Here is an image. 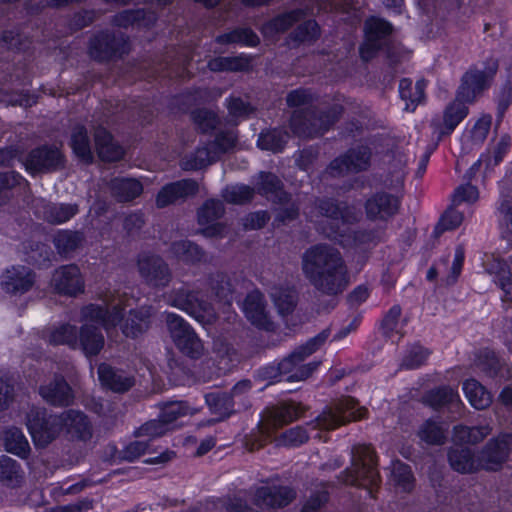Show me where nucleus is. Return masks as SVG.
Wrapping results in <instances>:
<instances>
[{
	"label": "nucleus",
	"mask_w": 512,
	"mask_h": 512,
	"mask_svg": "<svg viewBox=\"0 0 512 512\" xmlns=\"http://www.w3.org/2000/svg\"><path fill=\"white\" fill-rule=\"evenodd\" d=\"M195 410L185 402H170L161 408L159 418L149 421L139 428L142 437H159L173 429L175 423L182 417L192 415Z\"/></svg>",
	"instance_id": "nucleus-12"
},
{
	"label": "nucleus",
	"mask_w": 512,
	"mask_h": 512,
	"mask_svg": "<svg viewBox=\"0 0 512 512\" xmlns=\"http://www.w3.org/2000/svg\"><path fill=\"white\" fill-rule=\"evenodd\" d=\"M319 156V151L314 147H306L303 148L299 156L296 158V165L301 171H309L317 161Z\"/></svg>",
	"instance_id": "nucleus-60"
},
{
	"label": "nucleus",
	"mask_w": 512,
	"mask_h": 512,
	"mask_svg": "<svg viewBox=\"0 0 512 512\" xmlns=\"http://www.w3.org/2000/svg\"><path fill=\"white\" fill-rule=\"evenodd\" d=\"M330 335L329 329H323L317 335L309 338L304 344L298 346L293 351V357H298V361H304L307 357L318 351L327 341Z\"/></svg>",
	"instance_id": "nucleus-44"
},
{
	"label": "nucleus",
	"mask_w": 512,
	"mask_h": 512,
	"mask_svg": "<svg viewBox=\"0 0 512 512\" xmlns=\"http://www.w3.org/2000/svg\"><path fill=\"white\" fill-rule=\"evenodd\" d=\"M432 353V349L425 347L420 341L412 343L407 347L401 358L400 370L413 371L420 369L426 365Z\"/></svg>",
	"instance_id": "nucleus-28"
},
{
	"label": "nucleus",
	"mask_w": 512,
	"mask_h": 512,
	"mask_svg": "<svg viewBox=\"0 0 512 512\" xmlns=\"http://www.w3.org/2000/svg\"><path fill=\"white\" fill-rule=\"evenodd\" d=\"M197 190L196 182L184 180L165 186L157 195L156 203L159 207H164L178 198L192 195Z\"/></svg>",
	"instance_id": "nucleus-29"
},
{
	"label": "nucleus",
	"mask_w": 512,
	"mask_h": 512,
	"mask_svg": "<svg viewBox=\"0 0 512 512\" xmlns=\"http://www.w3.org/2000/svg\"><path fill=\"white\" fill-rule=\"evenodd\" d=\"M253 197V190L245 185L228 187L224 192V199L233 204H242Z\"/></svg>",
	"instance_id": "nucleus-57"
},
{
	"label": "nucleus",
	"mask_w": 512,
	"mask_h": 512,
	"mask_svg": "<svg viewBox=\"0 0 512 512\" xmlns=\"http://www.w3.org/2000/svg\"><path fill=\"white\" fill-rule=\"evenodd\" d=\"M393 481L404 493H412L416 486V479L413 471L407 463L398 461L392 471Z\"/></svg>",
	"instance_id": "nucleus-42"
},
{
	"label": "nucleus",
	"mask_w": 512,
	"mask_h": 512,
	"mask_svg": "<svg viewBox=\"0 0 512 512\" xmlns=\"http://www.w3.org/2000/svg\"><path fill=\"white\" fill-rule=\"evenodd\" d=\"M371 158L372 151L367 145L348 148L327 164L324 174L335 179L367 171L371 166Z\"/></svg>",
	"instance_id": "nucleus-8"
},
{
	"label": "nucleus",
	"mask_w": 512,
	"mask_h": 512,
	"mask_svg": "<svg viewBox=\"0 0 512 512\" xmlns=\"http://www.w3.org/2000/svg\"><path fill=\"white\" fill-rule=\"evenodd\" d=\"M465 262V250L461 245L456 246L454 251V259L448 275L449 283H456L460 277Z\"/></svg>",
	"instance_id": "nucleus-61"
},
{
	"label": "nucleus",
	"mask_w": 512,
	"mask_h": 512,
	"mask_svg": "<svg viewBox=\"0 0 512 512\" xmlns=\"http://www.w3.org/2000/svg\"><path fill=\"white\" fill-rule=\"evenodd\" d=\"M42 397L54 405H67L72 399L69 386L63 380H57L41 388Z\"/></svg>",
	"instance_id": "nucleus-38"
},
{
	"label": "nucleus",
	"mask_w": 512,
	"mask_h": 512,
	"mask_svg": "<svg viewBox=\"0 0 512 512\" xmlns=\"http://www.w3.org/2000/svg\"><path fill=\"white\" fill-rule=\"evenodd\" d=\"M368 473L369 468L361 459L359 462H353V467L343 470L339 475V480L346 485L360 486L362 478H365Z\"/></svg>",
	"instance_id": "nucleus-50"
},
{
	"label": "nucleus",
	"mask_w": 512,
	"mask_h": 512,
	"mask_svg": "<svg viewBox=\"0 0 512 512\" xmlns=\"http://www.w3.org/2000/svg\"><path fill=\"white\" fill-rule=\"evenodd\" d=\"M71 146L74 153L84 162L92 160V152L89 146L86 131L82 127L74 130L71 138Z\"/></svg>",
	"instance_id": "nucleus-49"
},
{
	"label": "nucleus",
	"mask_w": 512,
	"mask_h": 512,
	"mask_svg": "<svg viewBox=\"0 0 512 512\" xmlns=\"http://www.w3.org/2000/svg\"><path fill=\"white\" fill-rule=\"evenodd\" d=\"M301 265L305 278L325 295H338L348 284V270L340 251L327 243L307 248Z\"/></svg>",
	"instance_id": "nucleus-3"
},
{
	"label": "nucleus",
	"mask_w": 512,
	"mask_h": 512,
	"mask_svg": "<svg viewBox=\"0 0 512 512\" xmlns=\"http://www.w3.org/2000/svg\"><path fill=\"white\" fill-rule=\"evenodd\" d=\"M166 320L176 346L191 357L199 355L202 351V343L190 326L176 314H168Z\"/></svg>",
	"instance_id": "nucleus-14"
},
{
	"label": "nucleus",
	"mask_w": 512,
	"mask_h": 512,
	"mask_svg": "<svg viewBox=\"0 0 512 512\" xmlns=\"http://www.w3.org/2000/svg\"><path fill=\"white\" fill-rule=\"evenodd\" d=\"M206 403L215 420H222L233 411L234 403L227 393H209L206 395Z\"/></svg>",
	"instance_id": "nucleus-39"
},
{
	"label": "nucleus",
	"mask_w": 512,
	"mask_h": 512,
	"mask_svg": "<svg viewBox=\"0 0 512 512\" xmlns=\"http://www.w3.org/2000/svg\"><path fill=\"white\" fill-rule=\"evenodd\" d=\"M52 285L63 294L75 295L83 289V280L78 267L70 265L56 270Z\"/></svg>",
	"instance_id": "nucleus-19"
},
{
	"label": "nucleus",
	"mask_w": 512,
	"mask_h": 512,
	"mask_svg": "<svg viewBox=\"0 0 512 512\" xmlns=\"http://www.w3.org/2000/svg\"><path fill=\"white\" fill-rule=\"evenodd\" d=\"M329 499L330 493L327 490L313 491L304 502L300 512H319L329 502Z\"/></svg>",
	"instance_id": "nucleus-55"
},
{
	"label": "nucleus",
	"mask_w": 512,
	"mask_h": 512,
	"mask_svg": "<svg viewBox=\"0 0 512 512\" xmlns=\"http://www.w3.org/2000/svg\"><path fill=\"white\" fill-rule=\"evenodd\" d=\"M447 462L450 468L459 474H474L481 470L478 452L468 446L449 447L447 450Z\"/></svg>",
	"instance_id": "nucleus-17"
},
{
	"label": "nucleus",
	"mask_w": 512,
	"mask_h": 512,
	"mask_svg": "<svg viewBox=\"0 0 512 512\" xmlns=\"http://www.w3.org/2000/svg\"><path fill=\"white\" fill-rule=\"evenodd\" d=\"M223 212L222 204L219 201H208L199 211V223L206 227L202 232L204 235L212 237L221 233L222 227L219 223H214V219L218 218Z\"/></svg>",
	"instance_id": "nucleus-31"
},
{
	"label": "nucleus",
	"mask_w": 512,
	"mask_h": 512,
	"mask_svg": "<svg viewBox=\"0 0 512 512\" xmlns=\"http://www.w3.org/2000/svg\"><path fill=\"white\" fill-rule=\"evenodd\" d=\"M279 367L280 377L282 381L298 382L307 379L316 369V363L300 365L302 361H298V357H293V351L283 359L276 361Z\"/></svg>",
	"instance_id": "nucleus-20"
},
{
	"label": "nucleus",
	"mask_w": 512,
	"mask_h": 512,
	"mask_svg": "<svg viewBox=\"0 0 512 512\" xmlns=\"http://www.w3.org/2000/svg\"><path fill=\"white\" fill-rule=\"evenodd\" d=\"M27 427L38 446L47 445L63 430L83 439L90 435L86 418L75 411H68L61 417L51 416L47 420L42 413L36 412L35 415L29 416Z\"/></svg>",
	"instance_id": "nucleus-4"
},
{
	"label": "nucleus",
	"mask_w": 512,
	"mask_h": 512,
	"mask_svg": "<svg viewBox=\"0 0 512 512\" xmlns=\"http://www.w3.org/2000/svg\"><path fill=\"white\" fill-rule=\"evenodd\" d=\"M33 283L30 272L24 267H13L2 276L1 284L7 292L22 293Z\"/></svg>",
	"instance_id": "nucleus-30"
},
{
	"label": "nucleus",
	"mask_w": 512,
	"mask_h": 512,
	"mask_svg": "<svg viewBox=\"0 0 512 512\" xmlns=\"http://www.w3.org/2000/svg\"><path fill=\"white\" fill-rule=\"evenodd\" d=\"M283 185L282 181L269 172H258V194H271Z\"/></svg>",
	"instance_id": "nucleus-58"
},
{
	"label": "nucleus",
	"mask_w": 512,
	"mask_h": 512,
	"mask_svg": "<svg viewBox=\"0 0 512 512\" xmlns=\"http://www.w3.org/2000/svg\"><path fill=\"white\" fill-rule=\"evenodd\" d=\"M496 215L499 227L503 232L512 236V196L501 195L496 202Z\"/></svg>",
	"instance_id": "nucleus-45"
},
{
	"label": "nucleus",
	"mask_w": 512,
	"mask_h": 512,
	"mask_svg": "<svg viewBox=\"0 0 512 512\" xmlns=\"http://www.w3.org/2000/svg\"><path fill=\"white\" fill-rule=\"evenodd\" d=\"M462 430L466 432L467 441L471 444H478L482 442L491 433L489 425L478 426H461Z\"/></svg>",
	"instance_id": "nucleus-63"
},
{
	"label": "nucleus",
	"mask_w": 512,
	"mask_h": 512,
	"mask_svg": "<svg viewBox=\"0 0 512 512\" xmlns=\"http://www.w3.org/2000/svg\"><path fill=\"white\" fill-rule=\"evenodd\" d=\"M306 16V12L302 8H294L282 13H279L267 21L262 32L269 31L274 34H282L287 32L296 23L300 22Z\"/></svg>",
	"instance_id": "nucleus-26"
},
{
	"label": "nucleus",
	"mask_w": 512,
	"mask_h": 512,
	"mask_svg": "<svg viewBox=\"0 0 512 512\" xmlns=\"http://www.w3.org/2000/svg\"><path fill=\"white\" fill-rule=\"evenodd\" d=\"M426 81L417 80L415 84L411 78L404 77L399 81V96L405 101V110L414 112L419 104L425 100Z\"/></svg>",
	"instance_id": "nucleus-22"
},
{
	"label": "nucleus",
	"mask_w": 512,
	"mask_h": 512,
	"mask_svg": "<svg viewBox=\"0 0 512 512\" xmlns=\"http://www.w3.org/2000/svg\"><path fill=\"white\" fill-rule=\"evenodd\" d=\"M95 146L103 161H117L123 156V149L117 145L111 135L103 128L95 132Z\"/></svg>",
	"instance_id": "nucleus-32"
},
{
	"label": "nucleus",
	"mask_w": 512,
	"mask_h": 512,
	"mask_svg": "<svg viewBox=\"0 0 512 512\" xmlns=\"http://www.w3.org/2000/svg\"><path fill=\"white\" fill-rule=\"evenodd\" d=\"M321 26L315 19H308L298 24L289 34L288 38L291 42L300 44H313L321 37Z\"/></svg>",
	"instance_id": "nucleus-34"
},
{
	"label": "nucleus",
	"mask_w": 512,
	"mask_h": 512,
	"mask_svg": "<svg viewBox=\"0 0 512 512\" xmlns=\"http://www.w3.org/2000/svg\"><path fill=\"white\" fill-rule=\"evenodd\" d=\"M98 377L101 384L115 392L128 390L133 381L122 372L114 371L111 367L102 364L98 368Z\"/></svg>",
	"instance_id": "nucleus-36"
},
{
	"label": "nucleus",
	"mask_w": 512,
	"mask_h": 512,
	"mask_svg": "<svg viewBox=\"0 0 512 512\" xmlns=\"http://www.w3.org/2000/svg\"><path fill=\"white\" fill-rule=\"evenodd\" d=\"M271 300L273 305L288 328L294 327L297 324H289L288 317L294 313L298 302L299 293L294 285L279 284L273 287L271 291Z\"/></svg>",
	"instance_id": "nucleus-16"
},
{
	"label": "nucleus",
	"mask_w": 512,
	"mask_h": 512,
	"mask_svg": "<svg viewBox=\"0 0 512 512\" xmlns=\"http://www.w3.org/2000/svg\"><path fill=\"white\" fill-rule=\"evenodd\" d=\"M289 139V134L282 128H271L258 133V149L281 153Z\"/></svg>",
	"instance_id": "nucleus-33"
},
{
	"label": "nucleus",
	"mask_w": 512,
	"mask_h": 512,
	"mask_svg": "<svg viewBox=\"0 0 512 512\" xmlns=\"http://www.w3.org/2000/svg\"><path fill=\"white\" fill-rule=\"evenodd\" d=\"M305 410L301 403L288 401L280 404L276 411L275 417L282 424H289L302 417Z\"/></svg>",
	"instance_id": "nucleus-47"
},
{
	"label": "nucleus",
	"mask_w": 512,
	"mask_h": 512,
	"mask_svg": "<svg viewBox=\"0 0 512 512\" xmlns=\"http://www.w3.org/2000/svg\"><path fill=\"white\" fill-rule=\"evenodd\" d=\"M509 149L510 138L508 136H502L494 146L491 155L486 156L485 154H481L474 166L478 165L481 161H486V158H488L487 166H498L504 160Z\"/></svg>",
	"instance_id": "nucleus-53"
},
{
	"label": "nucleus",
	"mask_w": 512,
	"mask_h": 512,
	"mask_svg": "<svg viewBox=\"0 0 512 512\" xmlns=\"http://www.w3.org/2000/svg\"><path fill=\"white\" fill-rule=\"evenodd\" d=\"M297 497L296 490L287 485H278L271 488L258 487V501L265 499L272 508H285Z\"/></svg>",
	"instance_id": "nucleus-25"
},
{
	"label": "nucleus",
	"mask_w": 512,
	"mask_h": 512,
	"mask_svg": "<svg viewBox=\"0 0 512 512\" xmlns=\"http://www.w3.org/2000/svg\"><path fill=\"white\" fill-rule=\"evenodd\" d=\"M462 391L469 404L476 410H485L493 402L492 393L475 378L466 379L462 384Z\"/></svg>",
	"instance_id": "nucleus-23"
},
{
	"label": "nucleus",
	"mask_w": 512,
	"mask_h": 512,
	"mask_svg": "<svg viewBox=\"0 0 512 512\" xmlns=\"http://www.w3.org/2000/svg\"><path fill=\"white\" fill-rule=\"evenodd\" d=\"M61 153L58 149H39L33 151L25 162L26 169L31 173H39L57 167L61 163Z\"/></svg>",
	"instance_id": "nucleus-24"
},
{
	"label": "nucleus",
	"mask_w": 512,
	"mask_h": 512,
	"mask_svg": "<svg viewBox=\"0 0 512 512\" xmlns=\"http://www.w3.org/2000/svg\"><path fill=\"white\" fill-rule=\"evenodd\" d=\"M77 212V208L74 205H56L53 206L46 218L53 223H62L69 220Z\"/></svg>",
	"instance_id": "nucleus-59"
},
{
	"label": "nucleus",
	"mask_w": 512,
	"mask_h": 512,
	"mask_svg": "<svg viewBox=\"0 0 512 512\" xmlns=\"http://www.w3.org/2000/svg\"><path fill=\"white\" fill-rule=\"evenodd\" d=\"M139 269L143 277L154 285H163L168 280L166 265L158 258H147L139 261Z\"/></svg>",
	"instance_id": "nucleus-35"
},
{
	"label": "nucleus",
	"mask_w": 512,
	"mask_h": 512,
	"mask_svg": "<svg viewBox=\"0 0 512 512\" xmlns=\"http://www.w3.org/2000/svg\"><path fill=\"white\" fill-rule=\"evenodd\" d=\"M402 315V308L399 304L392 305L381 319L379 330L385 338H391L396 331Z\"/></svg>",
	"instance_id": "nucleus-51"
},
{
	"label": "nucleus",
	"mask_w": 512,
	"mask_h": 512,
	"mask_svg": "<svg viewBox=\"0 0 512 512\" xmlns=\"http://www.w3.org/2000/svg\"><path fill=\"white\" fill-rule=\"evenodd\" d=\"M470 102L464 101L463 98L455 93V98L450 101L444 108L442 118H433L431 127L433 133L437 134L440 141L444 137L450 136L457 126L467 117L469 113Z\"/></svg>",
	"instance_id": "nucleus-13"
},
{
	"label": "nucleus",
	"mask_w": 512,
	"mask_h": 512,
	"mask_svg": "<svg viewBox=\"0 0 512 512\" xmlns=\"http://www.w3.org/2000/svg\"><path fill=\"white\" fill-rule=\"evenodd\" d=\"M403 196L384 189L372 192L364 202V211L369 221L388 222L399 214Z\"/></svg>",
	"instance_id": "nucleus-11"
},
{
	"label": "nucleus",
	"mask_w": 512,
	"mask_h": 512,
	"mask_svg": "<svg viewBox=\"0 0 512 512\" xmlns=\"http://www.w3.org/2000/svg\"><path fill=\"white\" fill-rule=\"evenodd\" d=\"M498 71L499 60L494 56H487L471 64L462 74L456 94L473 104L492 87Z\"/></svg>",
	"instance_id": "nucleus-5"
},
{
	"label": "nucleus",
	"mask_w": 512,
	"mask_h": 512,
	"mask_svg": "<svg viewBox=\"0 0 512 512\" xmlns=\"http://www.w3.org/2000/svg\"><path fill=\"white\" fill-rule=\"evenodd\" d=\"M310 439L307 429L302 425L291 427L280 433L275 439L276 446L285 448H298Z\"/></svg>",
	"instance_id": "nucleus-40"
},
{
	"label": "nucleus",
	"mask_w": 512,
	"mask_h": 512,
	"mask_svg": "<svg viewBox=\"0 0 512 512\" xmlns=\"http://www.w3.org/2000/svg\"><path fill=\"white\" fill-rule=\"evenodd\" d=\"M275 217L274 221L285 224L289 221H294L299 216V208L295 203L290 202L287 205H281L274 209Z\"/></svg>",
	"instance_id": "nucleus-62"
},
{
	"label": "nucleus",
	"mask_w": 512,
	"mask_h": 512,
	"mask_svg": "<svg viewBox=\"0 0 512 512\" xmlns=\"http://www.w3.org/2000/svg\"><path fill=\"white\" fill-rule=\"evenodd\" d=\"M393 24L380 16H369L363 26L364 38L359 46V56L362 61L374 59L383 48V41L393 33Z\"/></svg>",
	"instance_id": "nucleus-9"
},
{
	"label": "nucleus",
	"mask_w": 512,
	"mask_h": 512,
	"mask_svg": "<svg viewBox=\"0 0 512 512\" xmlns=\"http://www.w3.org/2000/svg\"><path fill=\"white\" fill-rule=\"evenodd\" d=\"M234 145V138L231 135L222 136L207 148H201L196 152V158L189 165L191 169H198L213 162L220 153L227 151Z\"/></svg>",
	"instance_id": "nucleus-27"
},
{
	"label": "nucleus",
	"mask_w": 512,
	"mask_h": 512,
	"mask_svg": "<svg viewBox=\"0 0 512 512\" xmlns=\"http://www.w3.org/2000/svg\"><path fill=\"white\" fill-rule=\"evenodd\" d=\"M512 452V433L502 432L491 437L478 451L481 470L499 472L507 463Z\"/></svg>",
	"instance_id": "nucleus-10"
},
{
	"label": "nucleus",
	"mask_w": 512,
	"mask_h": 512,
	"mask_svg": "<svg viewBox=\"0 0 512 512\" xmlns=\"http://www.w3.org/2000/svg\"><path fill=\"white\" fill-rule=\"evenodd\" d=\"M368 410L351 396L341 398L334 407H326L315 419L307 422L311 429L335 430L350 422L366 418Z\"/></svg>",
	"instance_id": "nucleus-6"
},
{
	"label": "nucleus",
	"mask_w": 512,
	"mask_h": 512,
	"mask_svg": "<svg viewBox=\"0 0 512 512\" xmlns=\"http://www.w3.org/2000/svg\"><path fill=\"white\" fill-rule=\"evenodd\" d=\"M314 207L322 217L327 218L326 222L341 223L343 225H352L359 221L355 209L346 202H340L334 197H318L315 200Z\"/></svg>",
	"instance_id": "nucleus-15"
},
{
	"label": "nucleus",
	"mask_w": 512,
	"mask_h": 512,
	"mask_svg": "<svg viewBox=\"0 0 512 512\" xmlns=\"http://www.w3.org/2000/svg\"><path fill=\"white\" fill-rule=\"evenodd\" d=\"M495 282L503 291L502 301L512 302V273L508 267H501L495 274Z\"/></svg>",
	"instance_id": "nucleus-56"
},
{
	"label": "nucleus",
	"mask_w": 512,
	"mask_h": 512,
	"mask_svg": "<svg viewBox=\"0 0 512 512\" xmlns=\"http://www.w3.org/2000/svg\"><path fill=\"white\" fill-rule=\"evenodd\" d=\"M463 213L459 212L455 208H448L441 215L438 223L434 228V233L440 235L446 231H452L457 229L463 222Z\"/></svg>",
	"instance_id": "nucleus-48"
},
{
	"label": "nucleus",
	"mask_w": 512,
	"mask_h": 512,
	"mask_svg": "<svg viewBox=\"0 0 512 512\" xmlns=\"http://www.w3.org/2000/svg\"><path fill=\"white\" fill-rule=\"evenodd\" d=\"M169 303L188 313L194 317L197 321L204 323L207 317V322L212 318V314L207 310V307L199 301L197 295L180 291L174 298L169 299Z\"/></svg>",
	"instance_id": "nucleus-21"
},
{
	"label": "nucleus",
	"mask_w": 512,
	"mask_h": 512,
	"mask_svg": "<svg viewBox=\"0 0 512 512\" xmlns=\"http://www.w3.org/2000/svg\"><path fill=\"white\" fill-rule=\"evenodd\" d=\"M492 124V117L489 114L480 117L472 128V136L477 140H485Z\"/></svg>",
	"instance_id": "nucleus-64"
},
{
	"label": "nucleus",
	"mask_w": 512,
	"mask_h": 512,
	"mask_svg": "<svg viewBox=\"0 0 512 512\" xmlns=\"http://www.w3.org/2000/svg\"><path fill=\"white\" fill-rule=\"evenodd\" d=\"M155 437H141L139 429L136 431V439L128 443L123 449V458L129 461L143 455L149 448V442Z\"/></svg>",
	"instance_id": "nucleus-52"
},
{
	"label": "nucleus",
	"mask_w": 512,
	"mask_h": 512,
	"mask_svg": "<svg viewBox=\"0 0 512 512\" xmlns=\"http://www.w3.org/2000/svg\"><path fill=\"white\" fill-rule=\"evenodd\" d=\"M132 305L131 299L120 295L113 297L105 306L89 305L82 311L83 325L79 338L76 337L74 327L64 325L52 333L50 341L79 347L87 356L95 355L104 344L103 336L97 331L98 325L107 333L119 325L127 337H135L148 328L149 310L141 309L135 314Z\"/></svg>",
	"instance_id": "nucleus-1"
},
{
	"label": "nucleus",
	"mask_w": 512,
	"mask_h": 512,
	"mask_svg": "<svg viewBox=\"0 0 512 512\" xmlns=\"http://www.w3.org/2000/svg\"><path fill=\"white\" fill-rule=\"evenodd\" d=\"M142 184L136 179L119 178L112 182V191L120 200L127 201L141 194Z\"/></svg>",
	"instance_id": "nucleus-43"
},
{
	"label": "nucleus",
	"mask_w": 512,
	"mask_h": 512,
	"mask_svg": "<svg viewBox=\"0 0 512 512\" xmlns=\"http://www.w3.org/2000/svg\"><path fill=\"white\" fill-rule=\"evenodd\" d=\"M5 447L7 451L24 457L29 451V444L23 433L16 429H10L5 435Z\"/></svg>",
	"instance_id": "nucleus-46"
},
{
	"label": "nucleus",
	"mask_w": 512,
	"mask_h": 512,
	"mask_svg": "<svg viewBox=\"0 0 512 512\" xmlns=\"http://www.w3.org/2000/svg\"><path fill=\"white\" fill-rule=\"evenodd\" d=\"M419 439L432 446H441L446 442V431L441 422L430 417L426 419L417 431Z\"/></svg>",
	"instance_id": "nucleus-37"
},
{
	"label": "nucleus",
	"mask_w": 512,
	"mask_h": 512,
	"mask_svg": "<svg viewBox=\"0 0 512 512\" xmlns=\"http://www.w3.org/2000/svg\"><path fill=\"white\" fill-rule=\"evenodd\" d=\"M318 231L326 239L343 248L376 246L381 242V231L375 227L352 229L341 227L339 223L335 222H321Z\"/></svg>",
	"instance_id": "nucleus-7"
},
{
	"label": "nucleus",
	"mask_w": 512,
	"mask_h": 512,
	"mask_svg": "<svg viewBox=\"0 0 512 512\" xmlns=\"http://www.w3.org/2000/svg\"><path fill=\"white\" fill-rule=\"evenodd\" d=\"M479 199V190L476 186L466 183L459 185L453 193L452 203L460 205L461 203L473 204Z\"/></svg>",
	"instance_id": "nucleus-54"
},
{
	"label": "nucleus",
	"mask_w": 512,
	"mask_h": 512,
	"mask_svg": "<svg viewBox=\"0 0 512 512\" xmlns=\"http://www.w3.org/2000/svg\"><path fill=\"white\" fill-rule=\"evenodd\" d=\"M318 96L310 89L299 87L286 95V105L295 108L289 118L291 132L300 138H318L329 132L344 114L341 104L320 110L313 103Z\"/></svg>",
	"instance_id": "nucleus-2"
},
{
	"label": "nucleus",
	"mask_w": 512,
	"mask_h": 512,
	"mask_svg": "<svg viewBox=\"0 0 512 512\" xmlns=\"http://www.w3.org/2000/svg\"><path fill=\"white\" fill-rule=\"evenodd\" d=\"M478 368L489 378H496L501 370L502 364L499 355L490 348H484L476 356Z\"/></svg>",
	"instance_id": "nucleus-41"
},
{
	"label": "nucleus",
	"mask_w": 512,
	"mask_h": 512,
	"mask_svg": "<svg viewBox=\"0 0 512 512\" xmlns=\"http://www.w3.org/2000/svg\"><path fill=\"white\" fill-rule=\"evenodd\" d=\"M421 402L437 412L455 404H462L458 390L447 384L426 390L421 397Z\"/></svg>",
	"instance_id": "nucleus-18"
}]
</instances>
